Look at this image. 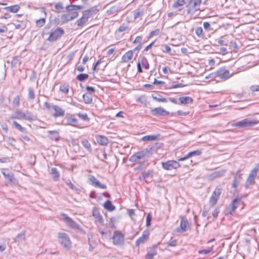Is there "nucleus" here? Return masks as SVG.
<instances>
[{"mask_svg":"<svg viewBox=\"0 0 259 259\" xmlns=\"http://www.w3.org/2000/svg\"><path fill=\"white\" fill-rule=\"evenodd\" d=\"M64 181L66 184L72 190L75 191L77 193L80 191V190L74 185L69 179H65Z\"/></svg>","mask_w":259,"mask_h":259,"instance_id":"c9c22d12","label":"nucleus"},{"mask_svg":"<svg viewBox=\"0 0 259 259\" xmlns=\"http://www.w3.org/2000/svg\"><path fill=\"white\" fill-rule=\"evenodd\" d=\"M212 252V250L208 249H201L198 251V252L201 254H206Z\"/></svg>","mask_w":259,"mask_h":259,"instance_id":"69168bd1","label":"nucleus"},{"mask_svg":"<svg viewBox=\"0 0 259 259\" xmlns=\"http://www.w3.org/2000/svg\"><path fill=\"white\" fill-rule=\"evenodd\" d=\"M93 12L94 10L92 9L84 11L82 13V17L88 20V19L92 15Z\"/></svg>","mask_w":259,"mask_h":259,"instance_id":"c03bdc74","label":"nucleus"},{"mask_svg":"<svg viewBox=\"0 0 259 259\" xmlns=\"http://www.w3.org/2000/svg\"><path fill=\"white\" fill-rule=\"evenodd\" d=\"M113 243L116 246H121L124 242V235L120 231L116 230L112 237Z\"/></svg>","mask_w":259,"mask_h":259,"instance_id":"0eeeda50","label":"nucleus"},{"mask_svg":"<svg viewBox=\"0 0 259 259\" xmlns=\"http://www.w3.org/2000/svg\"><path fill=\"white\" fill-rule=\"evenodd\" d=\"M151 113L152 115L157 116H165L169 114V112L165 110L164 108L159 107L154 108L151 110Z\"/></svg>","mask_w":259,"mask_h":259,"instance_id":"2eb2a0df","label":"nucleus"},{"mask_svg":"<svg viewBox=\"0 0 259 259\" xmlns=\"http://www.w3.org/2000/svg\"><path fill=\"white\" fill-rule=\"evenodd\" d=\"M96 140L98 143L102 146H107L108 144L109 141L107 138L104 136L96 135Z\"/></svg>","mask_w":259,"mask_h":259,"instance_id":"aec40b11","label":"nucleus"},{"mask_svg":"<svg viewBox=\"0 0 259 259\" xmlns=\"http://www.w3.org/2000/svg\"><path fill=\"white\" fill-rule=\"evenodd\" d=\"M58 238L59 243L66 250H69L72 247V243L69 236L65 233L59 232Z\"/></svg>","mask_w":259,"mask_h":259,"instance_id":"7ed1b4c3","label":"nucleus"},{"mask_svg":"<svg viewBox=\"0 0 259 259\" xmlns=\"http://www.w3.org/2000/svg\"><path fill=\"white\" fill-rule=\"evenodd\" d=\"M93 214V216L96 219V221L98 222L100 224H102L103 223V217L99 212L94 211Z\"/></svg>","mask_w":259,"mask_h":259,"instance_id":"37998d69","label":"nucleus"},{"mask_svg":"<svg viewBox=\"0 0 259 259\" xmlns=\"http://www.w3.org/2000/svg\"><path fill=\"white\" fill-rule=\"evenodd\" d=\"M51 108L54 110L55 113L53 114V116L55 117L59 116H64L65 115V110L57 105H52Z\"/></svg>","mask_w":259,"mask_h":259,"instance_id":"6ab92c4d","label":"nucleus"},{"mask_svg":"<svg viewBox=\"0 0 259 259\" xmlns=\"http://www.w3.org/2000/svg\"><path fill=\"white\" fill-rule=\"evenodd\" d=\"M259 170V167L256 165L250 172L245 184L246 188H248L250 185H253L255 182V179L256 177L257 173Z\"/></svg>","mask_w":259,"mask_h":259,"instance_id":"6e6552de","label":"nucleus"},{"mask_svg":"<svg viewBox=\"0 0 259 259\" xmlns=\"http://www.w3.org/2000/svg\"><path fill=\"white\" fill-rule=\"evenodd\" d=\"M152 220V217L150 213H149L146 217V226L149 227L151 225V222Z\"/></svg>","mask_w":259,"mask_h":259,"instance_id":"e2e57ef3","label":"nucleus"},{"mask_svg":"<svg viewBox=\"0 0 259 259\" xmlns=\"http://www.w3.org/2000/svg\"><path fill=\"white\" fill-rule=\"evenodd\" d=\"M89 77V75L86 73H81L76 76V79L80 81H84Z\"/></svg>","mask_w":259,"mask_h":259,"instance_id":"a18cd8bd","label":"nucleus"},{"mask_svg":"<svg viewBox=\"0 0 259 259\" xmlns=\"http://www.w3.org/2000/svg\"><path fill=\"white\" fill-rule=\"evenodd\" d=\"M77 115L78 117L84 121H89L90 118L88 117V114L86 113L79 112Z\"/></svg>","mask_w":259,"mask_h":259,"instance_id":"3c124183","label":"nucleus"},{"mask_svg":"<svg viewBox=\"0 0 259 259\" xmlns=\"http://www.w3.org/2000/svg\"><path fill=\"white\" fill-rule=\"evenodd\" d=\"M104 208L108 211H113L115 209V207L112 204L110 200H107L104 204Z\"/></svg>","mask_w":259,"mask_h":259,"instance_id":"473e14b6","label":"nucleus"},{"mask_svg":"<svg viewBox=\"0 0 259 259\" xmlns=\"http://www.w3.org/2000/svg\"><path fill=\"white\" fill-rule=\"evenodd\" d=\"M222 192V188L220 187H217L213 192L209 200V204L211 206H213L217 204Z\"/></svg>","mask_w":259,"mask_h":259,"instance_id":"1a4fd4ad","label":"nucleus"},{"mask_svg":"<svg viewBox=\"0 0 259 259\" xmlns=\"http://www.w3.org/2000/svg\"><path fill=\"white\" fill-rule=\"evenodd\" d=\"M78 122V120L74 116V115H70L67 116L64 120L62 121V123L65 125H69L73 126H76Z\"/></svg>","mask_w":259,"mask_h":259,"instance_id":"ddd939ff","label":"nucleus"},{"mask_svg":"<svg viewBox=\"0 0 259 259\" xmlns=\"http://www.w3.org/2000/svg\"><path fill=\"white\" fill-rule=\"evenodd\" d=\"M13 125H14V126L15 127V128L17 129L20 132H25V130H26L25 128L24 127H22L19 123H18L16 121H14L13 122Z\"/></svg>","mask_w":259,"mask_h":259,"instance_id":"49530a36","label":"nucleus"},{"mask_svg":"<svg viewBox=\"0 0 259 259\" xmlns=\"http://www.w3.org/2000/svg\"><path fill=\"white\" fill-rule=\"evenodd\" d=\"M1 172L5 177V179L10 184H14L16 183V179L14 174L10 172L8 169L3 168L1 169Z\"/></svg>","mask_w":259,"mask_h":259,"instance_id":"f8f14e48","label":"nucleus"},{"mask_svg":"<svg viewBox=\"0 0 259 259\" xmlns=\"http://www.w3.org/2000/svg\"><path fill=\"white\" fill-rule=\"evenodd\" d=\"M90 184L94 186L95 187L100 188L103 189L107 188L106 185L102 184L99 181L95 176L91 175L89 178Z\"/></svg>","mask_w":259,"mask_h":259,"instance_id":"dca6fc26","label":"nucleus"},{"mask_svg":"<svg viewBox=\"0 0 259 259\" xmlns=\"http://www.w3.org/2000/svg\"><path fill=\"white\" fill-rule=\"evenodd\" d=\"M46 22V19L45 18H42L41 19H39V20H37L36 21V25L38 27H42L44 26Z\"/></svg>","mask_w":259,"mask_h":259,"instance_id":"5fc2aeb1","label":"nucleus"},{"mask_svg":"<svg viewBox=\"0 0 259 259\" xmlns=\"http://www.w3.org/2000/svg\"><path fill=\"white\" fill-rule=\"evenodd\" d=\"M51 24H47L44 28L42 32V36H44L45 35L49 34V36L47 39L49 41H55L58 38L61 37L64 33V31L62 28H57L55 29H51L49 32V30L51 27Z\"/></svg>","mask_w":259,"mask_h":259,"instance_id":"f257e3e1","label":"nucleus"},{"mask_svg":"<svg viewBox=\"0 0 259 259\" xmlns=\"http://www.w3.org/2000/svg\"><path fill=\"white\" fill-rule=\"evenodd\" d=\"M240 201L241 199L240 198H235L232 201V203L229 207L230 213H232V212H234L235 210Z\"/></svg>","mask_w":259,"mask_h":259,"instance_id":"412c9836","label":"nucleus"},{"mask_svg":"<svg viewBox=\"0 0 259 259\" xmlns=\"http://www.w3.org/2000/svg\"><path fill=\"white\" fill-rule=\"evenodd\" d=\"M179 101H180V104L187 105L188 104H192L193 102V99L188 96L186 97H181L179 98Z\"/></svg>","mask_w":259,"mask_h":259,"instance_id":"5701e85b","label":"nucleus"},{"mask_svg":"<svg viewBox=\"0 0 259 259\" xmlns=\"http://www.w3.org/2000/svg\"><path fill=\"white\" fill-rule=\"evenodd\" d=\"M159 32H160V30L159 29H156L152 31L150 33L148 38H151L154 35H158Z\"/></svg>","mask_w":259,"mask_h":259,"instance_id":"13d9d810","label":"nucleus"},{"mask_svg":"<svg viewBox=\"0 0 259 259\" xmlns=\"http://www.w3.org/2000/svg\"><path fill=\"white\" fill-rule=\"evenodd\" d=\"M133 57V51L130 50L125 53L122 57V60L124 62H127L131 60Z\"/></svg>","mask_w":259,"mask_h":259,"instance_id":"393cba45","label":"nucleus"},{"mask_svg":"<svg viewBox=\"0 0 259 259\" xmlns=\"http://www.w3.org/2000/svg\"><path fill=\"white\" fill-rule=\"evenodd\" d=\"M143 39V37L142 36H138L136 37L134 41L133 42V44L139 43V44H142V41Z\"/></svg>","mask_w":259,"mask_h":259,"instance_id":"0e129e2a","label":"nucleus"},{"mask_svg":"<svg viewBox=\"0 0 259 259\" xmlns=\"http://www.w3.org/2000/svg\"><path fill=\"white\" fill-rule=\"evenodd\" d=\"M81 144L87 149V150L91 153L92 152V148L90 142L86 139H83L81 141Z\"/></svg>","mask_w":259,"mask_h":259,"instance_id":"f704fd0d","label":"nucleus"},{"mask_svg":"<svg viewBox=\"0 0 259 259\" xmlns=\"http://www.w3.org/2000/svg\"><path fill=\"white\" fill-rule=\"evenodd\" d=\"M149 236V231L145 230L143 232V235L141 237L138 238L136 242V245L137 246H140L141 244H144L148 238Z\"/></svg>","mask_w":259,"mask_h":259,"instance_id":"f3484780","label":"nucleus"},{"mask_svg":"<svg viewBox=\"0 0 259 259\" xmlns=\"http://www.w3.org/2000/svg\"><path fill=\"white\" fill-rule=\"evenodd\" d=\"M78 16V13L77 12H70L66 14H64L61 16V22L62 23L64 24L71 21Z\"/></svg>","mask_w":259,"mask_h":259,"instance_id":"9b49d317","label":"nucleus"},{"mask_svg":"<svg viewBox=\"0 0 259 259\" xmlns=\"http://www.w3.org/2000/svg\"><path fill=\"white\" fill-rule=\"evenodd\" d=\"M203 27L206 31L211 30L212 29L210 28V23L208 22H205L203 23Z\"/></svg>","mask_w":259,"mask_h":259,"instance_id":"680f3d73","label":"nucleus"},{"mask_svg":"<svg viewBox=\"0 0 259 259\" xmlns=\"http://www.w3.org/2000/svg\"><path fill=\"white\" fill-rule=\"evenodd\" d=\"M202 153L201 150H197L188 153L185 156L178 159V161H184L193 156H199Z\"/></svg>","mask_w":259,"mask_h":259,"instance_id":"a211bd4d","label":"nucleus"},{"mask_svg":"<svg viewBox=\"0 0 259 259\" xmlns=\"http://www.w3.org/2000/svg\"><path fill=\"white\" fill-rule=\"evenodd\" d=\"M195 33L198 37L202 38L204 37V34L203 33V29L201 27H196Z\"/></svg>","mask_w":259,"mask_h":259,"instance_id":"de8ad7c7","label":"nucleus"},{"mask_svg":"<svg viewBox=\"0 0 259 259\" xmlns=\"http://www.w3.org/2000/svg\"><path fill=\"white\" fill-rule=\"evenodd\" d=\"M48 133L50 135L49 136L50 139L54 141L59 140V135L58 132L56 131H48Z\"/></svg>","mask_w":259,"mask_h":259,"instance_id":"c85d7f7f","label":"nucleus"},{"mask_svg":"<svg viewBox=\"0 0 259 259\" xmlns=\"http://www.w3.org/2000/svg\"><path fill=\"white\" fill-rule=\"evenodd\" d=\"M83 99L85 103L91 104L92 103V96L90 94H84L82 96Z\"/></svg>","mask_w":259,"mask_h":259,"instance_id":"58836bf2","label":"nucleus"},{"mask_svg":"<svg viewBox=\"0 0 259 259\" xmlns=\"http://www.w3.org/2000/svg\"><path fill=\"white\" fill-rule=\"evenodd\" d=\"M159 136V135H147L143 137L142 138V140L144 141H154L156 140Z\"/></svg>","mask_w":259,"mask_h":259,"instance_id":"e433bc0d","label":"nucleus"},{"mask_svg":"<svg viewBox=\"0 0 259 259\" xmlns=\"http://www.w3.org/2000/svg\"><path fill=\"white\" fill-rule=\"evenodd\" d=\"M55 9L59 11L58 12H59L61 10L63 9L64 7L63 6V5L61 3H58L55 5Z\"/></svg>","mask_w":259,"mask_h":259,"instance_id":"052dcab7","label":"nucleus"},{"mask_svg":"<svg viewBox=\"0 0 259 259\" xmlns=\"http://www.w3.org/2000/svg\"><path fill=\"white\" fill-rule=\"evenodd\" d=\"M185 87V85L183 84L182 83H177V84H173L169 88V89H174V88H181V87Z\"/></svg>","mask_w":259,"mask_h":259,"instance_id":"338daca9","label":"nucleus"},{"mask_svg":"<svg viewBox=\"0 0 259 259\" xmlns=\"http://www.w3.org/2000/svg\"><path fill=\"white\" fill-rule=\"evenodd\" d=\"M230 75V72L229 70H225L224 73H223L220 75V78L222 79L227 78Z\"/></svg>","mask_w":259,"mask_h":259,"instance_id":"bf43d9fd","label":"nucleus"},{"mask_svg":"<svg viewBox=\"0 0 259 259\" xmlns=\"http://www.w3.org/2000/svg\"><path fill=\"white\" fill-rule=\"evenodd\" d=\"M84 7L81 5H68L66 7V9L69 12H75L76 10H82Z\"/></svg>","mask_w":259,"mask_h":259,"instance_id":"cd10ccee","label":"nucleus"},{"mask_svg":"<svg viewBox=\"0 0 259 259\" xmlns=\"http://www.w3.org/2000/svg\"><path fill=\"white\" fill-rule=\"evenodd\" d=\"M188 0H177L172 4L173 8H177L179 7L184 6V5H187V2Z\"/></svg>","mask_w":259,"mask_h":259,"instance_id":"72a5a7b5","label":"nucleus"},{"mask_svg":"<svg viewBox=\"0 0 259 259\" xmlns=\"http://www.w3.org/2000/svg\"><path fill=\"white\" fill-rule=\"evenodd\" d=\"M202 0H188L186 6L187 13L193 15L196 12L200 10Z\"/></svg>","mask_w":259,"mask_h":259,"instance_id":"f03ea898","label":"nucleus"},{"mask_svg":"<svg viewBox=\"0 0 259 259\" xmlns=\"http://www.w3.org/2000/svg\"><path fill=\"white\" fill-rule=\"evenodd\" d=\"M119 11V8L117 6H114L111 7L109 9L107 10V14L108 15L115 16L117 15L118 12Z\"/></svg>","mask_w":259,"mask_h":259,"instance_id":"bb28decb","label":"nucleus"},{"mask_svg":"<svg viewBox=\"0 0 259 259\" xmlns=\"http://www.w3.org/2000/svg\"><path fill=\"white\" fill-rule=\"evenodd\" d=\"M158 143H155L152 146H149L141 151L137 152L140 159H144L151 156L154 152H155L158 148Z\"/></svg>","mask_w":259,"mask_h":259,"instance_id":"39448f33","label":"nucleus"},{"mask_svg":"<svg viewBox=\"0 0 259 259\" xmlns=\"http://www.w3.org/2000/svg\"><path fill=\"white\" fill-rule=\"evenodd\" d=\"M188 225V222L185 217L181 218L180 228L183 232H185L187 230V226Z\"/></svg>","mask_w":259,"mask_h":259,"instance_id":"a878e982","label":"nucleus"},{"mask_svg":"<svg viewBox=\"0 0 259 259\" xmlns=\"http://www.w3.org/2000/svg\"><path fill=\"white\" fill-rule=\"evenodd\" d=\"M128 28V27L124 25V24H122L120 26V27L118 28V31L119 32H123L125 30H126Z\"/></svg>","mask_w":259,"mask_h":259,"instance_id":"774afa93","label":"nucleus"},{"mask_svg":"<svg viewBox=\"0 0 259 259\" xmlns=\"http://www.w3.org/2000/svg\"><path fill=\"white\" fill-rule=\"evenodd\" d=\"M258 122V121L256 120L247 118L241 121L235 122L233 124V125L240 128H246L256 124Z\"/></svg>","mask_w":259,"mask_h":259,"instance_id":"423d86ee","label":"nucleus"},{"mask_svg":"<svg viewBox=\"0 0 259 259\" xmlns=\"http://www.w3.org/2000/svg\"><path fill=\"white\" fill-rule=\"evenodd\" d=\"M25 231H22L21 233L18 234L14 239L15 242H21L25 240Z\"/></svg>","mask_w":259,"mask_h":259,"instance_id":"ea45409f","label":"nucleus"},{"mask_svg":"<svg viewBox=\"0 0 259 259\" xmlns=\"http://www.w3.org/2000/svg\"><path fill=\"white\" fill-rule=\"evenodd\" d=\"M87 19H85L82 16L81 18L77 21V26L79 27L83 25L87 22Z\"/></svg>","mask_w":259,"mask_h":259,"instance_id":"864d4df0","label":"nucleus"},{"mask_svg":"<svg viewBox=\"0 0 259 259\" xmlns=\"http://www.w3.org/2000/svg\"><path fill=\"white\" fill-rule=\"evenodd\" d=\"M20 63V60L18 56H16L13 58L11 61V66L12 67H15L17 64Z\"/></svg>","mask_w":259,"mask_h":259,"instance_id":"603ef678","label":"nucleus"},{"mask_svg":"<svg viewBox=\"0 0 259 259\" xmlns=\"http://www.w3.org/2000/svg\"><path fill=\"white\" fill-rule=\"evenodd\" d=\"M50 174L54 181H57L60 178V173L56 167H52L51 169Z\"/></svg>","mask_w":259,"mask_h":259,"instance_id":"b1692460","label":"nucleus"},{"mask_svg":"<svg viewBox=\"0 0 259 259\" xmlns=\"http://www.w3.org/2000/svg\"><path fill=\"white\" fill-rule=\"evenodd\" d=\"M61 215L63 217L65 222L70 227L74 229H80V226L76 224L71 218L69 217L66 214L62 213Z\"/></svg>","mask_w":259,"mask_h":259,"instance_id":"4468645a","label":"nucleus"},{"mask_svg":"<svg viewBox=\"0 0 259 259\" xmlns=\"http://www.w3.org/2000/svg\"><path fill=\"white\" fill-rule=\"evenodd\" d=\"M152 173V171L151 170H148L147 171H144L142 173L141 176H140L139 179L142 180H145L146 178L149 177V176Z\"/></svg>","mask_w":259,"mask_h":259,"instance_id":"8fccbe9b","label":"nucleus"},{"mask_svg":"<svg viewBox=\"0 0 259 259\" xmlns=\"http://www.w3.org/2000/svg\"><path fill=\"white\" fill-rule=\"evenodd\" d=\"M28 100L29 101L33 100L35 97V93L33 89L32 88L29 87L28 89Z\"/></svg>","mask_w":259,"mask_h":259,"instance_id":"4c0bfd02","label":"nucleus"},{"mask_svg":"<svg viewBox=\"0 0 259 259\" xmlns=\"http://www.w3.org/2000/svg\"><path fill=\"white\" fill-rule=\"evenodd\" d=\"M162 168L167 170L177 169L181 166V164L176 160H168L162 162Z\"/></svg>","mask_w":259,"mask_h":259,"instance_id":"9d476101","label":"nucleus"},{"mask_svg":"<svg viewBox=\"0 0 259 259\" xmlns=\"http://www.w3.org/2000/svg\"><path fill=\"white\" fill-rule=\"evenodd\" d=\"M157 254V246H154L150 248L148 250L146 259H152V258Z\"/></svg>","mask_w":259,"mask_h":259,"instance_id":"4be33fe9","label":"nucleus"},{"mask_svg":"<svg viewBox=\"0 0 259 259\" xmlns=\"http://www.w3.org/2000/svg\"><path fill=\"white\" fill-rule=\"evenodd\" d=\"M152 97L154 100H156L158 102H164V103L167 102V99L164 98H161V96L160 95H152Z\"/></svg>","mask_w":259,"mask_h":259,"instance_id":"a19ab883","label":"nucleus"},{"mask_svg":"<svg viewBox=\"0 0 259 259\" xmlns=\"http://www.w3.org/2000/svg\"><path fill=\"white\" fill-rule=\"evenodd\" d=\"M139 159H140V158H139V155H138L137 152L135 153L134 155L131 156V157L130 158V161L132 162H136L138 161V160H139Z\"/></svg>","mask_w":259,"mask_h":259,"instance_id":"4d7b16f0","label":"nucleus"},{"mask_svg":"<svg viewBox=\"0 0 259 259\" xmlns=\"http://www.w3.org/2000/svg\"><path fill=\"white\" fill-rule=\"evenodd\" d=\"M12 105L14 108H17L20 105V97L19 96H17L15 97L13 101Z\"/></svg>","mask_w":259,"mask_h":259,"instance_id":"09e8293b","label":"nucleus"},{"mask_svg":"<svg viewBox=\"0 0 259 259\" xmlns=\"http://www.w3.org/2000/svg\"><path fill=\"white\" fill-rule=\"evenodd\" d=\"M226 171L225 170H222L213 172L210 175L209 178L211 179H214L215 178L221 177L225 174Z\"/></svg>","mask_w":259,"mask_h":259,"instance_id":"c756f323","label":"nucleus"},{"mask_svg":"<svg viewBox=\"0 0 259 259\" xmlns=\"http://www.w3.org/2000/svg\"><path fill=\"white\" fill-rule=\"evenodd\" d=\"M138 63H141V66L142 65L145 69H149V65L145 57H142Z\"/></svg>","mask_w":259,"mask_h":259,"instance_id":"79ce46f5","label":"nucleus"},{"mask_svg":"<svg viewBox=\"0 0 259 259\" xmlns=\"http://www.w3.org/2000/svg\"><path fill=\"white\" fill-rule=\"evenodd\" d=\"M10 118L11 119H24L31 121L34 120V118L32 117V114L29 111H26L25 112H23L21 110L16 111L15 113L11 115Z\"/></svg>","mask_w":259,"mask_h":259,"instance_id":"20e7f679","label":"nucleus"},{"mask_svg":"<svg viewBox=\"0 0 259 259\" xmlns=\"http://www.w3.org/2000/svg\"><path fill=\"white\" fill-rule=\"evenodd\" d=\"M20 9V7L17 5L4 8V9L7 11L14 13H17Z\"/></svg>","mask_w":259,"mask_h":259,"instance_id":"7c9ffc66","label":"nucleus"},{"mask_svg":"<svg viewBox=\"0 0 259 259\" xmlns=\"http://www.w3.org/2000/svg\"><path fill=\"white\" fill-rule=\"evenodd\" d=\"M60 91L65 94H67L69 92V87L68 85H61L60 86Z\"/></svg>","mask_w":259,"mask_h":259,"instance_id":"6e6d98bb","label":"nucleus"},{"mask_svg":"<svg viewBox=\"0 0 259 259\" xmlns=\"http://www.w3.org/2000/svg\"><path fill=\"white\" fill-rule=\"evenodd\" d=\"M241 174L239 173V171H237V175L235 177L232 184V187L236 188L239 184L241 179Z\"/></svg>","mask_w":259,"mask_h":259,"instance_id":"2f4dec72","label":"nucleus"}]
</instances>
